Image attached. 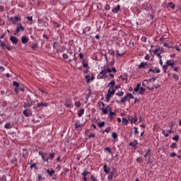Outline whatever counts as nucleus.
<instances>
[{
	"label": "nucleus",
	"instance_id": "nucleus-1",
	"mask_svg": "<svg viewBox=\"0 0 181 181\" xmlns=\"http://www.w3.org/2000/svg\"><path fill=\"white\" fill-rule=\"evenodd\" d=\"M39 156L42 157V159L44 163H49V160H54L55 157V153H45L42 151L39 152Z\"/></svg>",
	"mask_w": 181,
	"mask_h": 181
},
{
	"label": "nucleus",
	"instance_id": "nucleus-2",
	"mask_svg": "<svg viewBox=\"0 0 181 181\" xmlns=\"http://www.w3.org/2000/svg\"><path fill=\"white\" fill-rule=\"evenodd\" d=\"M13 85L14 86V91L17 94L19 90L23 92L25 90V86L17 81H13Z\"/></svg>",
	"mask_w": 181,
	"mask_h": 181
},
{
	"label": "nucleus",
	"instance_id": "nucleus-3",
	"mask_svg": "<svg viewBox=\"0 0 181 181\" xmlns=\"http://www.w3.org/2000/svg\"><path fill=\"white\" fill-rule=\"evenodd\" d=\"M118 177L117 171L115 168H113L112 171L110 172L108 176V180L112 181L113 178H117Z\"/></svg>",
	"mask_w": 181,
	"mask_h": 181
},
{
	"label": "nucleus",
	"instance_id": "nucleus-4",
	"mask_svg": "<svg viewBox=\"0 0 181 181\" xmlns=\"http://www.w3.org/2000/svg\"><path fill=\"white\" fill-rule=\"evenodd\" d=\"M24 30H25V28L23 27V25L21 23H19V24L17 25L16 30L13 33V34L15 35H16L19 32L23 31Z\"/></svg>",
	"mask_w": 181,
	"mask_h": 181
},
{
	"label": "nucleus",
	"instance_id": "nucleus-5",
	"mask_svg": "<svg viewBox=\"0 0 181 181\" xmlns=\"http://www.w3.org/2000/svg\"><path fill=\"white\" fill-rule=\"evenodd\" d=\"M107 69H106V66H105L103 67V69L100 72V75H101V76H100V78H107V76H106V74H107Z\"/></svg>",
	"mask_w": 181,
	"mask_h": 181
},
{
	"label": "nucleus",
	"instance_id": "nucleus-6",
	"mask_svg": "<svg viewBox=\"0 0 181 181\" xmlns=\"http://www.w3.org/2000/svg\"><path fill=\"white\" fill-rule=\"evenodd\" d=\"M137 145H138V141L136 139H134V141L129 143V146L132 147L134 150L137 149Z\"/></svg>",
	"mask_w": 181,
	"mask_h": 181
},
{
	"label": "nucleus",
	"instance_id": "nucleus-7",
	"mask_svg": "<svg viewBox=\"0 0 181 181\" xmlns=\"http://www.w3.org/2000/svg\"><path fill=\"white\" fill-rule=\"evenodd\" d=\"M150 72H153V73H157L159 74L160 72V69H158V67H152L148 71V74H149Z\"/></svg>",
	"mask_w": 181,
	"mask_h": 181
},
{
	"label": "nucleus",
	"instance_id": "nucleus-8",
	"mask_svg": "<svg viewBox=\"0 0 181 181\" xmlns=\"http://www.w3.org/2000/svg\"><path fill=\"white\" fill-rule=\"evenodd\" d=\"M129 121H131V124H136V122H137L138 121V117L136 116V115H135L134 117H130L129 118Z\"/></svg>",
	"mask_w": 181,
	"mask_h": 181
},
{
	"label": "nucleus",
	"instance_id": "nucleus-9",
	"mask_svg": "<svg viewBox=\"0 0 181 181\" xmlns=\"http://www.w3.org/2000/svg\"><path fill=\"white\" fill-rule=\"evenodd\" d=\"M9 40L12 42L13 45H16L18 42V38L15 36H11Z\"/></svg>",
	"mask_w": 181,
	"mask_h": 181
},
{
	"label": "nucleus",
	"instance_id": "nucleus-10",
	"mask_svg": "<svg viewBox=\"0 0 181 181\" xmlns=\"http://www.w3.org/2000/svg\"><path fill=\"white\" fill-rule=\"evenodd\" d=\"M148 64L147 62H141L138 68L139 69H146V66H148Z\"/></svg>",
	"mask_w": 181,
	"mask_h": 181
},
{
	"label": "nucleus",
	"instance_id": "nucleus-11",
	"mask_svg": "<svg viewBox=\"0 0 181 181\" xmlns=\"http://www.w3.org/2000/svg\"><path fill=\"white\" fill-rule=\"evenodd\" d=\"M48 105H49L48 103L41 102L36 105V107L39 108L40 107H48Z\"/></svg>",
	"mask_w": 181,
	"mask_h": 181
},
{
	"label": "nucleus",
	"instance_id": "nucleus-12",
	"mask_svg": "<svg viewBox=\"0 0 181 181\" xmlns=\"http://www.w3.org/2000/svg\"><path fill=\"white\" fill-rule=\"evenodd\" d=\"M166 64L168 65V66H171L172 68H174L175 65V62L173 60H168Z\"/></svg>",
	"mask_w": 181,
	"mask_h": 181
},
{
	"label": "nucleus",
	"instance_id": "nucleus-13",
	"mask_svg": "<svg viewBox=\"0 0 181 181\" xmlns=\"http://www.w3.org/2000/svg\"><path fill=\"white\" fill-rule=\"evenodd\" d=\"M29 38L26 36H22L21 42L23 44H26L28 42Z\"/></svg>",
	"mask_w": 181,
	"mask_h": 181
},
{
	"label": "nucleus",
	"instance_id": "nucleus-14",
	"mask_svg": "<svg viewBox=\"0 0 181 181\" xmlns=\"http://www.w3.org/2000/svg\"><path fill=\"white\" fill-rule=\"evenodd\" d=\"M121 8V6L120 5H117V7L114 8L112 11L114 13H117L119 10Z\"/></svg>",
	"mask_w": 181,
	"mask_h": 181
},
{
	"label": "nucleus",
	"instance_id": "nucleus-15",
	"mask_svg": "<svg viewBox=\"0 0 181 181\" xmlns=\"http://www.w3.org/2000/svg\"><path fill=\"white\" fill-rule=\"evenodd\" d=\"M47 173L49 174L50 177H53L54 175L55 174V170L53 169H51L50 170L48 169L47 170Z\"/></svg>",
	"mask_w": 181,
	"mask_h": 181
},
{
	"label": "nucleus",
	"instance_id": "nucleus-16",
	"mask_svg": "<svg viewBox=\"0 0 181 181\" xmlns=\"http://www.w3.org/2000/svg\"><path fill=\"white\" fill-rule=\"evenodd\" d=\"M81 127H82V124H81L80 121L77 120L75 122V129H78V128H81Z\"/></svg>",
	"mask_w": 181,
	"mask_h": 181
},
{
	"label": "nucleus",
	"instance_id": "nucleus-17",
	"mask_svg": "<svg viewBox=\"0 0 181 181\" xmlns=\"http://www.w3.org/2000/svg\"><path fill=\"white\" fill-rule=\"evenodd\" d=\"M151 156V150L148 149V151L146 152V153L144 155V158H147L148 157V160H150V157Z\"/></svg>",
	"mask_w": 181,
	"mask_h": 181
},
{
	"label": "nucleus",
	"instance_id": "nucleus-18",
	"mask_svg": "<svg viewBox=\"0 0 181 181\" xmlns=\"http://www.w3.org/2000/svg\"><path fill=\"white\" fill-rule=\"evenodd\" d=\"M103 169H104V172L106 173V175L110 173V168H107V165H104Z\"/></svg>",
	"mask_w": 181,
	"mask_h": 181
},
{
	"label": "nucleus",
	"instance_id": "nucleus-19",
	"mask_svg": "<svg viewBox=\"0 0 181 181\" xmlns=\"http://www.w3.org/2000/svg\"><path fill=\"white\" fill-rule=\"evenodd\" d=\"M64 105L68 108H70V107H71V101L70 100H67L64 103Z\"/></svg>",
	"mask_w": 181,
	"mask_h": 181
},
{
	"label": "nucleus",
	"instance_id": "nucleus-20",
	"mask_svg": "<svg viewBox=\"0 0 181 181\" xmlns=\"http://www.w3.org/2000/svg\"><path fill=\"white\" fill-rule=\"evenodd\" d=\"M28 156V152L26 148H23V153H22V157L23 158H25V157Z\"/></svg>",
	"mask_w": 181,
	"mask_h": 181
},
{
	"label": "nucleus",
	"instance_id": "nucleus-21",
	"mask_svg": "<svg viewBox=\"0 0 181 181\" xmlns=\"http://www.w3.org/2000/svg\"><path fill=\"white\" fill-rule=\"evenodd\" d=\"M115 85V81L113 80L110 83H108L107 87H110V88H113Z\"/></svg>",
	"mask_w": 181,
	"mask_h": 181
},
{
	"label": "nucleus",
	"instance_id": "nucleus-22",
	"mask_svg": "<svg viewBox=\"0 0 181 181\" xmlns=\"http://www.w3.org/2000/svg\"><path fill=\"white\" fill-rule=\"evenodd\" d=\"M115 93V90L114 88H110V89L108 90L107 93L110 95H114Z\"/></svg>",
	"mask_w": 181,
	"mask_h": 181
},
{
	"label": "nucleus",
	"instance_id": "nucleus-23",
	"mask_svg": "<svg viewBox=\"0 0 181 181\" xmlns=\"http://www.w3.org/2000/svg\"><path fill=\"white\" fill-rule=\"evenodd\" d=\"M101 110L103 114L105 115L106 114L108 113V105L107 106V107H103Z\"/></svg>",
	"mask_w": 181,
	"mask_h": 181
},
{
	"label": "nucleus",
	"instance_id": "nucleus-24",
	"mask_svg": "<svg viewBox=\"0 0 181 181\" xmlns=\"http://www.w3.org/2000/svg\"><path fill=\"white\" fill-rule=\"evenodd\" d=\"M158 51H159V49H156L154 51V53H155V54H156V55L159 57L160 59H162V56H161V54H160V53H158Z\"/></svg>",
	"mask_w": 181,
	"mask_h": 181
},
{
	"label": "nucleus",
	"instance_id": "nucleus-25",
	"mask_svg": "<svg viewBox=\"0 0 181 181\" xmlns=\"http://www.w3.org/2000/svg\"><path fill=\"white\" fill-rule=\"evenodd\" d=\"M115 115H116L115 112H112V111L110 112V119H114Z\"/></svg>",
	"mask_w": 181,
	"mask_h": 181
},
{
	"label": "nucleus",
	"instance_id": "nucleus-26",
	"mask_svg": "<svg viewBox=\"0 0 181 181\" xmlns=\"http://www.w3.org/2000/svg\"><path fill=\"white\" fill-rule=\"evenodd\" d=\"M139 94L144 95L145 93L146 89L144 87H140Z\"/></svg>",
	"mask_w": 181,
	"mask_h": 181
},
{
	"label": "nucleus",
	"instance_id": "nucleus-27",
	"mask_svg": "<svg viewBox=\"0 0 181 181\" xmlns=\"http://www.w3.org/2000/svg\"><path fill=\"white\" fill-rule=\"evenodd\" d=\"M37 165H38V163H33L32 165H31V166H30V169L32 170V169H35V170H37Z\"/></svg>",
	"mask_w": 181,
	"mask_h": 181
},
{
	"label": "nucleus",
	"instance_id": "nucleus-28",
	"mask_svg": "<svg viewBox=\"0 0 181 181\" xmlns=\"http://www.w3.org/2000/svg\"><path fill=\"white\" fill-rule=\"evenodd\" d=\"M23 114L25 117H30V113L28 112V109L23 110Z\"/></svg>",
	"mask_w": 181,
	"mask_h": 181
},
{
	"label": "nucleus",
	"instance_id": "nucleus-29",
	"mask_svg": "<svg viewBox=\"0 0 181 181\" xmlns=\"http://www.w3.org/2000/svg\"><path fill=\"white\" fill-rule=\"evenodd\" d=\"M127 100H128V97H127V95H126V96H124V98H122L121 103L124 104Z\"/></svg>",
	"mask_w": 181,
	"mask_h": 181
},
{
	"label": "nucleus",
	"instance_id": "nucleus-30",
	"mask_svg": "<svg viewBox=\"0 0 181 181\" xmlns=\"http://www.w3.org/2000/svg\"><path fill=\"white\" fill-rule=\"evenodd\" d=\"M84 114V109H81L80 111L78 113V117H82V115Z\"/></svg>",
	"mask_w": 181,
	"mask_h": 181
},
{
	"label": "nucleus",
	"instance_id": "nucleus-31",
	"mask_svg": "<svg viewBox=\"0 0 181 181\" xmlns=\"http://www.w3.org/2000/svg\"><path fill=\"white\" fill-rule=\"evenodd\" d=\"M12 127H11V123H9V122H8V123H6V124H5V129H10V128H11Z\"/></svg>",
	"mask_w": 181,
	"mask_h": 181
},
{
	"label": "nucleus",
	"instance_id": "nucleus-32",
	"mask_svg": "<svg viewBox=\"0 0 181 181\" xmlns=\"http://www.w3.org/2000/svg\"><path fill=\"white\" fill-rule=\"evenodd\" d=\"M168 7H170L171 8H175V5L173 2H170L168 4Z\"/></svg>",
	"mask_w": 181,
	"mask_h": 181
},
{
	"label": "nucleus",
	"instance_id": "nucleus-33",
	"mask_svg": "<svg viewBox=\"0 0 181 181\" xmlns=\"http://www.w3.org/2000/svg\"><path fill=\"white\" fill-rule=\"evenodd\" d=\"M140 87H141V83H138L136 85V87L134 88V91L135 92H138L139 90V89H140Z\"/></svg>",
	"mask_w": 181,
	"mask_h": 181
},
{
	"label": "nucleus",
	"instance_id": "nucleus-34",
	"mask_svg": "<svg viewBox=\"0 0 181 181\" xmlns=\"http://www.w3.org/2000/svg\"><path fill=\"white\" fill-rule=\"evenodd\" d=\"M31 105H32V103H24V105H23V107H24V108H30V107H31Z\"/></svg>",
	"mask_w": 181,
	"mask_h": 181
},
{
	"label": "nucleus",
	"instance_id": "nucleus-35",
	"mask_svg": "<svg viewBox=\"0 0 181 181\" xmlns=\"http://www.w3.org/2000/svg\"><path fill=\"white\" fill-rule=\"evenodd\" d=\"M128 122H129V121L126 118L122 119V124L123 125H127Z\"/></svg>",
	"mask_w": 181,
	"mask_h": 181
},
{
	"label": "nucleus",
	"instance_id": "nucleus-36",
	"mask_svg": "<svg viewBox=\"0 0 181 181\" xmlns=\"http://www.w3.org/2000/svg\"><path fill=\"white\" fill-rule=\"evenodd\" d=\"M98 125L99 128H103V127H105V122H102L98 123Z\"/></svg>",
	"mask_w": 181,
	"mask_h": 181
},
{
	"label": "nucleus",
	"instance_id": "nucleus-37",
	"mask_svg": "<svg viewBox=\"0 0 181 181\" xmlns=\"http://www.w3.org/2000/svg\"><path fill=\"white\" fill-rule=\"evenodd\" d=\"M127 98H129V100H133L134 98V95L131 93H129L127 95Z\"/></svg>",
	"mask_w": 181,
	"mask_h": 181
},
{
	"label": "nucleus",
	"instance_id": "nucleus-38",
	"mask_svg": "<svg viewBox=\"0 0 181 181\" xmlns=\"http://www.w3.org/2000/svg\"><path fill=\"white\" fill-rule=\"evenodd\" d=\"M162 134H163V135H165V138H168V136H169V134H168V133H166V132H165V129H163V130H162Z\"/></svg>",
	"mask_w": 181,
	"mask_h": 181
},
{
	"label": "nucleus",
	"instance_id": "nucleus-39",
	"mask_svg": "<svg viewBox=\"0 0 181 181\" xmlns=\"http://www.w3.org/2000/svg\"><path fill=\"white\" fill-rule=\"evenodd\" d=\"M173 78L175 80H176V81H178L179 78H180L178 74H174Z\"/></svg>",
	"mask_w": 181,
	"mask_h": 181
},
{
	"label": "nucleus",
	"instance_id": "nucleus-40",
	"mask_svg": "<svg viewBox=\"0 0 181 181\" xmlns=\"http://www.w3.org/2000/svg\"><path fill=\"white\" fill-rule=\"evenodd\" d=\"M112 95L107 93V97H106V100L107 101V103H109V101H110V98L112 97Z\"/></svg>",
	"mask_w": 181,
	"mask_h": 181
},
{
	"label": "nucleus",
	"instance_id": "nucleus-41",
	"mask_svg": "<svg viewBox=\"0 0 181 181\" xmlns=\"http://www.w3.org/2000/svg\"><path fill=\"white\" fill-rule=\"evenodd\" d=\"M173 141H175L176 142H178L179 141V135L177 134L174 137H173Z\"/></svg>",
	"mask_w": 181,
	"mask_h": 181
},
{
	"label": "nucleus",
	"instance_id": "nucleus-42",
	"mask_svg": "<svg viewBox=\"0 0 181 181\" xmlns=\"http://www.w3.org/2000/svg\"><path fill=\"white\" fill-rule=\"evenodd\" d=\"M177 145L176 143H173L172 145L170 146V148L172 149L177 148Z\"/></svg>",
	"mask_w": 181,
	"mask_h": 181
},
{
	"label": "nucleus",
	"instance_id": "nucleus-43",
	"mask_svg": "<svg viewBox=\"0 0 181 181\" xmlns=\"http://www.w3.org/2000/svg\"><path fill=\"white\" fill-rule=\"evenodd\" d=\"M37 44L34 43V44L32 45L31 49H32L33 50H35L36 48H37Z\"/></svg>",
	"mask_w": 181,
	"mask_h": 181
},
{
	"label": "nucleus",
	"instance_id": "nucleus-44",
	"mask_svg": "<svg viewBox=\"0 0 181 181\" xmlns=\"http://www.w3.org/2000/svg\"><path fill=\"white\" fill-rule=\"evenodd\" d=\"M112 138L114 139H117L118 136H117V134L116 132L112 133Z\"/></svg>",
	"mask_w": 181,
	"mask_h": 181
},
{
	"label": "nucleus",
	"instance_id": "nucleus-45",
	"mask_svg": "<svg viewBox=\"0 0 181 181\" xmlns=\"http://www.w3.org/2000/svg\"><path fill=\"white\" fill-rule=\"evenodd\" d=\"M86 78L87 79L86 82L88 83L90 81V75H87L86 76Z\"/></svg>",
	"mask_w": 181,
	"mask_h": 181
},
{
	"label": "nucleus",
	"instance_id": "nucleus-46",
	"mask_svg": "<svg viewBox=\"0 0 181 181\" xmlns=\"http://www.w3.org/2000/svg\"><path fill=\"white\" fill-rule=\"evenodd\" d=\"M168 65L167 64H166V65H163V69L165 73L166 72V70L168 69Z\"/></svg>",
	"mask_w": 181,
	"mask_h": 181
},
{
	"label": "nucleus",
	"instance_id": "nucleus-47",
	"mask_svg": "<svg viewBox=\"0 0 181 181\" xmlns=\"http://www.w3.org/2000/svg\"><path fill=\"white\" fill-rule=\"evenodd\" d=\"M57 58H59L60 57V54L59 53V49H57V52L56 53L54 54Z\"/></svg>",
	"mask_w": 181,
	"mask_h": 181
},
{
	"label": "nucleus",
	"instance_id": "nucleus-48",
	"mask_svg": "<svg viewBox=\"0 0 181 181\" xmlns=\"http://www.w3.org/2000/svg\"><path fill=\"white\" fill-rule=\"evenodd\" d=\"M105 151H107L110 155H112V152L111 151V149L109 147H107L105 148Z\"/></svg>",
	"mask_w": 181,
	"mask_h": 181
},
{
	"label": "nucleus",
	"instance_id": "nucleus-49",
	"mask_svg": "<svg viewBox=\"0 0 181 181\" xmlns=\"http://www.w3.org/2000/svg\"><path fill=\"white\" fill-rule=\"evenodd\" d=\"M75 105H76V107H81V102H79V101H76V102L75 103Z\"/></svg>",
	"mask_w": 181,
	"mask_h": 181
},
{
	"label": "nucleus",
	"instance_id": "nucleus-50",
	"mask_svg": "<svg viewBox=\"0 0 181 181\" xmlns=\"http://www.w3.org/2000/svg\"><path fill=\"white\" fill-rule=\"evenodd\" d=\"M14 19H15V21H16V22L21 21V16H19V17H18V16H15V17H14Z\"/></svg>",
	"mask_w": 181,
	"mask_h": 181
},
{
	"label": "nucleus",
	"instance_id": "nucleus-51",
	"mask_svg": "<svg viewBox=\"0 0 181 181\" xmlns=\"http://www.w3.org/2000/svg\"><path fill=\"white\" fill-rule=\"evenodd\" d=\"M81 175L82 176H83V178H87V173H86V171L85 170V171H83V173H82V174H81Z\"/></svg>",
	"mask_w": 181,
	"mask_h": 181
},
{
	"label": "nucleus",
	"instance_id": "nucleus-52",
	"mask_svg": "<svg viewBox=\"0 0 181 181\" xmlns=\"http://www.w3.org/2000/svg\"><path fill=\"white\" fill-rule=\"evenodd\" d=\"M164 46L168 48H173V47L170 45L168 43H164Z\"/></svg>",
	"mask_w": 181,
	"mask_h": 181
},
{
	"label": "nucleus",
	"instance_id": "nucleus-53",
	"mask_svg": "<svg viewBox=\"0 0 181 181\" xmlns=\"http://www.w3.org/2000/svg\"><path fill=\"white\" fill-rule=\"evenodd\" d=\"M116 95L118 96H122L124 95V92L119 91V92L117 93Z\"/></svg>",
	"mask_w": 181,
	"mask_h": 181
},
{
	"label": "nucleus",
	"instance_id": "nucleus-54",
	"mask_svg": "<svg viewBox=\"0 0 181 181\" xmlns=\"http://www.w3.org/2000/svg\"><path fill=\"white\" fill-rule=\"evenodd\" d=\"M156 80V78H150V79H148V80H145L144 81H150V82H151V81H155Z\"/></svg>",
	"mask_w": 181,
	"mask_h": 181
},
{
	"label": "nucleus",
	"instance_id": "nucleus-55",
	"mask_svg": "<svg viewBox=\"0 0 181 181\" xmlns=\"http://www.w3.org/2000/svg\"><path fill=\"white\" fill-rule=\"evenodd\" d=\"M170 158H175L177 156V154L175 153H171L170 154Z\"/></svg>",
	"mask_w": 181,
	"mask_h": 181
},
{
	"label": "nucleus",
	"instance_id": "nucleus-56",
	"mask_svg": "<svg viewBox=\"0 0 181 181\" xmlns=\"http://www.w3.org/2000/svg\"><path fill=\"white\" fill-rule=\"evenodd\" d=\"M141 41L144 42H147V37H141Z\"/></svg>",
	"mask_w": 181,
	"mask_h": 181
},
{
	"label": "nucleus",
	"instance_id": "nucleus-57",
	"mask_svg": "<svg viewBox=\"0 0 181 181\" xmlns=\"http://www.w3.org/2000/svg\"><path fill=\"white\" fill-rule=\"evenodd\" d=\"M134 134H139V132L138 131L137 127H134Z\"/></svg>",
	"mask_w": 181,
	"mask_h": 181
},
{
	"label": "nucleus",
	"instance_id": "nucleus-58",
	"mask_svg": "<svg viewBox=\"0 0 181 181\" xmlns=\"http://www.w3.org/2000/svg\"><path fill=\"white\" fill-rule=\"evenodd\" d=\"M106 11H109L110 9V6L109 4H107L105 7Z\"/></svg>",
	"mask_w": 181,
	"mask_h": 181
},
{
	"label": "nucleus",
	"instance_id": "nucleus-59",
	"mask_svg": "<svg viewBox=\"0 0 181 181\" xmlns=\"http://www.w3.org/2000/svg\"><path fill=\"white\" fill-rule=\"evenodd\" d=\"M106 70H107V72H108V73H111L112 72V69H110L108 67V66H106Z\"/></svg>",
	"mask_w": 181,
	"mask_h": 181
},
{
	"label": "nucleus",
	"instance_id": "nucleus-60",
	"mask_svg": "<svg viewBox=\"0 0 181 181\" xmlns=\"http://www.w3.org/2000/svg\"><path fill=\"white\" fill-rule=\"evenodd\" d=\"M79 57H80V59H84V55L83 53H80L79 54Z\"/></svg>",
	"mask_w": 181,
	"mask_h": 181
},
{
	"label": "nucleus",
	"instance_id": "nucleus-61",
	"mask_svg": "<svg viewBox=\"0 0 181 181\" xmlns=\"http://www.w3.org/2000/svg\"><path fill=\"white\" fill-rule=\"evenodd\" d=\"M111 130L110 127H107L104 132H107L108 134V132H110V131Z\"/></svg>",
	"mask_w": 181,
	"mask_h": 181
},
{
	"label": "nucleus",
	"instance_id": "nucleus-62",
	"mask_svg": "<svg viewBox=\"0 0 181 181\" xmlns=\"http://www.w3.org/2000/svg\"><path fill=\"white\" fill-rule=\"evenodd\" d=\"M90 180H92V181H97V179L93 175H92L90 177Z\"/></svg>",
	"mask_w": 181,
	"mask_h": 181
},
{
	"label": "nucleus",
	"instance_id": "nucleus-63",
	"mask_svg": "<svg viewBox=\"0 0 181 181\" xmlns=\"http://www.w3.org/2000/svg\"><path fill=\"white\" fill-rule=\"evenodd\" d=\"M63 58L65 59H68V58H69L68 54H63Z\"/></svg>",
	"mask_w": 181,
	"mask_h": 181
},
{
	"label": "nucleus",
	"instance_id": "nucleus-64",
	"mask_svg": "<svg viewBox=\"0 0 181 181\" xmlns=\"http://www.w3.org/2000/svg\"><path fill=\"white\" fill-rule=\"evenodd\" d=\"M26 18H27L28 21H33V17H32V16H28Z\"/></svg>",
	"mask_w": 181,
	"mask_h": 181
}]
</instances>
